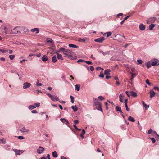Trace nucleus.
I'll return each instance as SVG.
<instances>
[{
    "label": "nucleus",
    "instance_id": "f257e3e1",
    "mask_svg": "<svg viewBox=\"0 0 159 159\" xmlns=\"http://www.w3.org/2000/svg\"><path fill=\"white\" fill-rule=\"evenodd\" d=\"M63 54L65 55L66 57H68L69 58L73 59V55L74 53L73 52H71L68 49H66L65 51L64 52Z\"/></svg>",
    "mask_w": 159,
    "mask_h": 159
},
{
    "label": "nucleus",
    "instance_id": "f03ea898",
    "mask_svg": "<svg viewBox=\"0 0 159 159\" xmlns=\"http://www.w3.org/2000/svg\"><path fill=\"white\" fill-rule=\"evenodd\" d=\"M20 29L18 27H15L13 29L11 32L10 33L12 34H17L18 33H20Z\"/></svg>",
    "mask_w": 159,
    "mask_h": 159
},
{
    "label": "nucleus",
    "instance_id": "7ed1b4c3",
    "mask_svg": "<svg viewBox=\"0 0 159 159\" xmlns=\"http://www.w3.org/2000/svg\"><path fill=\"white\" fill-rule=\"evenodd\" d=\"M105 39L104 37H102L94 39V41L96 42L102 43Z\"/></svg>",
    "mask_w": 159,
    "mask_h": 159
},
{
    "label": "nucleus",
    "instance_id": "20e7f679",
    "mask_svg": "<svg viewBox=\"0 0 159 159\" xmlns=\"http://www.w3.org/2000/svg\"><path fill=\"white\" fill-rule=\"evenodd\" d=\"M44 150V148L41 146H39V149H37V152L38 154H40L43 152Z\"/></svg>",
    "mask_w": 159,
    "mask_h": 159
},
{
    "label": "nucleus",
    "instance_id": "39448f33",
    "mask_svg": "<svg viewBox=\"0 0 159 159\" xmlns=\"http://www.w3.org/2000/svg\"><path fill=\"white\" fill-rule=\"evenodd\" d=\"M93 102L96 106H99L100 107H101V104L98 101V99L96 98L93 99Z\"/></svg>",
    "mask_w": 159,
    "mask_h": 159
},
{
    "label": "nucleus",
    "instance_id": "423d86ee",
    "mask_svg": "<svg viewBox=\"0 0 159 159\" xmlns=\"http://www.w3.org/2000/svg\"><path fill=\"white\" fill-rule=\"evenodd\" d=\"M23 85V88L24 89H25L30 87L31 85V84L30 83L27 82L24 83Z\"/></svg>",
    "mask_w": 159,
    "mask_h": 159
},
{
    "label": "nucleus",
    "instance_id": "0eeeda50",
    "mask_svg": "<svg viewBox=\"0 0 159 159\" xmlns=\"http://www.w3.org/2000/svg\"><path fill=\"white\" fill-rule=\"evenodd\" d=\"M53 101H57L59 100L58 97L56 96L52 95V97L50 98Z\"/></svg>",
    "mask_w": 159,
    "mask_h": 159
},
{
    "label": "nucleus",
    "instance_id": "6e6552de",
    "mask_svg": "<svg viewBox=\"0 0 159 159\" xmlns=\"http://www.w3.org/2000/svg\"><path fill=\"white\" fill-rule=\"evenodd\" d=\"M159 65V63L158 60H156L155 61H152L151 63V65L153 66H156Z\"/></svg>",
    "mask_w": 159,
    "mask_h": 159
},
{
    "label": "nucleus",
    "instance_id": "1a4fd4ad",
    "mask_svg": "<svg viewBox=\"0 0 159 159\" xmlns=\"http://www.w3.org/2000/svg\"><path fill=\"white\" fill-rule=\"evenodd\" d=\"M60 120L63 123H65L66 122V125H68L69 124V121L67 120H66V119L65 118H61L60 119Z\"/></svg>",
    "mask_w": 159,
    "mask_h": 159
},
{
    "label": "nucleus",
    "instance_id": "9d476101",
    "mask_svg": "<svg viewBox=\"0 0 159 159\" xmlns=\"http://www.w3.org/2000/svg\"><path fill=\"white\" fill-rule=\"evenodd\" d=\"M31 31L32 32H36V33H38L39 31V28H34L32 29L31 30Z\"/></svg>",
    "mask_w": 159,
    "mask_h": 159
},
{
    "label": "nucleus",
    "instance_id": "9b49d317",
    "mask_svg": "<svg viewBox=\"0 0 159 159\" xmlns=\"http://www.w3.org/2000/svg\"><path fill=\"white\" fill-rule=\"evenodd\" d=\"M139 27L141 30H144L145 29V26L143 24H141L139 25Z\"/></svg>",
    "mask_w": 159,
    "mask_h": 159
},
{
    "label": "nucleus",
    "instance_id": "f8f14e48",
    "mask_svg": "<svg viewBox=\"0 0 159 159\" xmlns=\"http://www.w3.org/2000/svg\"><path fill=\"white\" fill-rule=\"evenodd\" d=\"M20 131L21 133L28 132L29 131V130L28 129H26L25 127V126L21 129Z\"/></svg>",
    "mask_w": 159,
    "mask_h": 159
},
{
    "label": "nucleus",
    "instance_id": "ddd939ff",
    "mask_svg": "<svg viewBox=\"0 0 159 159\" xmlns=\"http://www.w3.org/2000/svg\"><path fill=\"white\" fill-rule=\"evenodd\" d=\"M150 97L151 98H152L153 97H154L155 96V93L153 91H152V90H151L150 91Z\"/></svg>",
    "mask_w": 159,
    "mask_h": 159
},
{
    "label": "nucleus",
    "instance_id": "4468645a",
    "mask_svg": "<svg viewBox=\"0 0 159 159\" xmlns=\"http://www.w3.org/2000/svg\"><path fill=\"white\" fill-rule=\"evenodd\" d=\"M14 151L16 153V155H20L21 153H23V152H22V151H21L19 150H18L16 149L14 150Z\"/></svg>",
    "mask_w": 159,
    "mask_h": 159
},
{
    "label": "nucleus",
    "instance_id": "2eb2a0df",
    "mask_svg": "<svg viewBox=\"0 0 159 159\" xmlns=\"http://www.w3.org/2000/svg\"><path fill=\"white\" fill-rule=\"evenodd\" d=\"M56 54L58 59L63 60V59H62V57L61 55L58 53L57 52H56Z\"/></svg>",
    "mask_w": 159,
    "mask_h": 159
},
{
    "label": "nucleus",
    "instance_id": "dca6fc26",
    "mask_svg": "<svg viewBox=\"0 0 159 159\" xmlns=\"http://www.w3.org/2000/svg\"><path fill=\"white\" fill-rule=\"evenodd\" d=\"M130 93L131 96L134 97H136L137 96V93L134 91H131L130 92Z\"/></svg>",
    "mask_w": 159,
    "mask_h": 159
},
{
    "label": "nucleus",
    "instance_id": "f3484780",
    "mask_svg": "<svg viewBox=\"0 0 159 159\" xmlns=\"http://www.w3.org/2000/svg\"><path fill=\"white\" fill-rule=\"evenodd\" d=\"M48 57L47 56L45 55H43L42 58V61H43L45 62L47 61Z\"/></svg>",
    "mask_w": 159,
    "mask_h": 159
},
{
    "label": "nucleus",
    "instance_id": "a211bd4d",
    "mask_svg": "<svg viewBox=\"0 0 159 159\" xmlns=\"http://www.w3.org/2000/svg\"><path fill=\"white\" fill-rule=\"evenodd\" d=\"M111 70L108 69L104 70V73L105 75H110V74Z\"/></svg>",
    "mask_w": 159,
    "mask_h": 159
},
{
    "label": "nucleus",
    "instance_id": "6ab92c4d",
    "mask_svg": "<svg viewBox=\"0 0 159 159\" xmlns=\"http://www.w3.org/2000/svg\"><path fill=\"white\" fill-rule=\"evenodd\" d=\"M115 109L116 111L117 112L119 111L121 113L122 112L121 109L120 107L116 106V107Z\"/></svg>",
    "mask_w": 159,
    "mask_h": 159
},
{
    "label": "nucleus",
    "instance_id": "aec40b11",
    "mask_svg": "<svg viewBox=\"0 0 159 159\" xmlns=\"http://www.w3.org/2000/svg\"><path fill=\"white\" fill-rule=\"evenodd\" d=\"M71 108L73 110L74 112L77 111L78 110V108L76 105L71 106Z\"/></svg>",
    "mask_w": 159,
    "mask_h": 159
},
{
    "label": "nucleus",
    "instance_id": "412c9836",
    "mask_svg": "<svg viewBox=\"0 0 159 159\" xmlns=\"http://www.w3.org/2000/svg\"><path fill=\"white\" fill-rule=\"evenodd\" d=\"M52 62L54 63H55L57 61V59L55 55L54 56L52 57Z\"/></svg>",
    "mask_w": 159,
    "mask_h": 159
},
{
    "label": "nucleus",
    "instance_id": "4be33fe9",
    "mask_svg": "<svg viewBox=\"0 0 159 159\" xmlns=\"http://www.w3.org/2000/svg\"><path fill=\"white\" fill-rule=\"evenodd\" d=\"M52 155L55 158L57 157L58 156V154L56 151H54L52 153Z\"/></svg>",
    "mask_w": 159,
    "mask_h": 159
},
{
    "label": "nucleus",
    "instance_id": "5701e85b",
    "mask_svg": "<svg viewBox=\"0 0 159 159\" xmlns=\"http://www.w3.org/2000/svg\"><path fill=\"white\" fill-rule=\"evenodd\" d=\"M6 143V140L3 138H2L0 140V143L1 144H5Z\"/></svg>",
    "mask_w": 159,
    "mask_h": 159
},
{
    "label": "nucleus",
    "instance_id": "b1692460",
    "mask_svg": "<svg viewBox=\"0 0 159 159\" xmlns=\"http://www.w3.org/2000/svg\"><path fill=\"white\" fill-rule=\"evenodd\" d=\"M46 41L48 43H52V40L50 38H47L46 39Z\"/></svg>",
    "mask_w": 159,
    "mask_h": 159
},
{
    "label": "nucleus",
    "instance_id": "393cba45",
    "mask_svg": "<svg viewBox=\"0 0 159 159\" xmlns=\"http://www.w3.org/2000/svg\"><path fill=\"white\" fill-rule=\"evenodd\" d=\"M130 73L132 75L130 80H133V79H134V78L135 76H136L137 75H136V74L133 73L132 72H130Z\"/></svg>",
    "mask_w": 159,
    "mask_h": 159
},
{
    "label": "nucleus",
    "instance_id": "a878e982",
    "mask_svg": "<svg viewBox=\"0 0 159 159\" xmlns=\"http://www.w3.org/2000/svg\"><path fill=\"white\" fill-rule=\"evenodd\" d=\"M142 102L143 103V106L145 107L146 109H147L149 108V105L147 106V104H145L143 101H142Z\"/></svg>",
    "mask_w": 159,
    "mask_h": 159
},
{
    "label": "nucleus",
    "instance_id": "bb28decb",
    "mask_svg": "<svg viewBox=\"0 0 159 159\" xmlns=\"http://www.w3.org/2000/svg\"><path fill=\"white\" fill-rule=\"evenodd\" d=\"M128 120L129 121L132 122H134L135 121L134 119L131 116L129 117Z\"/></svg>",
    "mask_w": 159,
    "mask_h": 159
},
{
    "label": "nucleus",
    "instance_id": "cd10ccee",
    "mask_svg": "<svg viewBox=\"0 0 159 159\" xmlns=\"http://www.w3.org/2000/svg\"><path fill=\"white\" fill-rule=\"evenodd\" d=\"M155 25L152 24L149 25V29L150 30H152L153 28L155 27Z\"/></svg>",
    "mask_w": 159,
    "mask_h": 159
},
{
    "label": "nucleus",
    "instance_id": "c85d7f7f",
    "mask_svg": "<svg viewBox=\"0 0 159 159\" xmlns=\"http://www.w3.org/2000/svg\"><path fill=\"white\" fill-rule=\"evenodd\" d=\"M36 108V107L34 105H30L28 107V108L30 110H32Z\"/></svg>",
    "mask_w": 159,
    "mask_h": 159
},
{
    "label": "nucleus",
    "instance_id": "c756f323",
    "mask_svg": "<svg viewBox=\"0 0 159 159\" xmlns=\"http://www.w3.org/2000/svg\"><path fill=\"white\" fill-rule=\"evenodd\" d=\"M146 66L148 68H149L151 67V63L150 62H148L146 63Z\"/></svg>",
    "mask_w": 159,
    "mask_h": 159
},
{
    "label": "nucleus",
    "instance_id": "7c9ffc66",
    "mask_svg": "<svg viewBox=\"0 0 159 159\" xmlns=\"http://www.w3.org/2000/svg\"><path fill=\"white\" fill-rule=\"evenodd\" d=\"M75 90L79 91L80 90V85L76 84L75 86Z\"/></svg>",
    "mask_w": 159,
    "mask_h": 159
},
{
    "label": "nucleus",
    "instance_id": "2f4dec72",
    "mask_svg": "<svg viewBox=\"0 0 159 159\" xmlns=\"http://www.w3.org/2000/svg\"><path fill=\"white\" fill-rule=\"evenodd\" d=\"M69 46L70 47L73 48H77L78 47V46H77L75 44H69Z\"/></svg>",
    "mask_w": 159,
    "mask_h": 159
},
{
    "label": "nucleus",
    "instance_id": "473e14b6",
    "mask_svg": "<svg viewBox=\"0 0 159 159\" xmlns=\"http://www.w3.org/2000/svg\"><path fill=\"white\" fill-rule=\"evenodd\" d=\"M123 97V96L122 95V94H120L119 95L120 101L121 102H123V101L122 98Z\"/></svg>",
    "mask_w": 159,
    "mask_h": 159
},
{
    "label": "nucleus",
    "instance_id": "72a5a7b5",
    "mask_svg": "<svg viewBox=\"0 0 159 159\" xmlns=\"http://www.w3.org/2000/svg\"><path fill=\"white\" fill-rule=\"evenodd\" d=\"M82 133L81 134H80V136L81 137L83 138L84 137L83 135L85 133V131L84 129H83L82 130Z\"/></svg>",
    "mask_w": 159,
    "mask_h": 159
},
{
    "label": "nucleus",
    "instance_id": "f704fd0d",
    "mask_svg": "<svg viewBox=\"0 0 159 159\" xmlns=\"http://www.w3.org/2000/svg\"><path fill=\"white\" fill-rule=\"evenodd\" d=\"M15 56L13 55H11L9 56V57L11 60H13L15 58Z\"/></svg>",
    "mask_w": 159,
    "mask_h": 159
},
{
    "label": "nucleus",
    "instance_id": "c9c22d12",
    "mask_svg": "<svg viewBox=\"0 0 159 159\" xmlns=\"http://www.w3.org/2000/svg\"><path fill=\"white\" fill-rule=\"evenodd\" d=\"M99 76L102 78H103L104 77V75L102 72H101L100 73V75H99Z\"/></svg>",
    "mask_w": 159,
    "mask_h": 159
},
{
    "label": "nucleus",
    "instance_id": "e433bc0d",
    "mask_svg": "<svg viewBox=\"0 0 159 159\" xmlns=\"http://www.w3.org/2000/svg\"><path fill=\"white\" fill-rule=\"evenodd\" d=\"M106 34H107V37H108L109 36H111L112 34V33L111 32H107L106 33Z\"/></svg>",
    "mask_w": 159,
    "mask_h": 159
},
{
    "label": "nucleus",
    "instance_id": "4c0bfd02",
    "mask_svg": "<svg viewBox=\"0 0 159 159\" xmlns=\"http://www.w3.org/2000/svg\"><path fill=\"white\" fill-rule=\"evenodd\" d=\"M70 97L71 99V101L72 103H73L74 102V97L71 95L70 96Z\"/></svg>",
    "mask_w": 159,
    "mask_h": 159
},
{
    "label": "nucleus",
    "instance_id": "58836bf2",
    "mask_svg": "<svg viewBox=\"0 0 159 159\" xmlns=\"http://www.w3.org/2000/svg\"><path fill=\"white\" fill-rule=\"evenodd\" d=\"M78 41L80 42H85V40L84 38H80L79 39Z\"/></svg>",
    "mask_w": 159,
    "mask_h": 159
},
{
    "label": "nucleus",
    "instance_id": "ea45409f",
    "mask_svg": "<svg viewBox=\"0 0 159 159\" xmlns=\"http://www.w3.org/2000/svg\"><path fill=\"white\" fill-rule=\"evenodd\" d=\"M152 19H153L154 20H155V19L154 18H150L149 19L147 20V23L148 24H150V23H149V21H151V22H152L151 20Z\"/></svg>",
    "mask_w": 159,
    "mask_h": 159
},
{
    "label": "nucleus",
    "instance_id": "a19ab883",
    "mask_svg": "<svg viewBox=\"0 0 159 159\" xmlns=\"http://www.w3.org/2000/svg\"><path fill=\"white\" fill-rule=\"evenodd\" d=\"M36 85L38 86H41L42 85V84L41 83H39V80H37L36 82Z\"/></svg>",
    "mask_w": 159,
    "mask_h": 159
},
{
    "label": "nucleus",
    "instance_id": "79ce46f5",
    "mask_svg": "<svg viewBox=\"0 0 159 159\" xmlns=\"http://www.w3.org/2000/svg\"><path fill=\"white\" fill-rule=\"evenodd\" d=\"M60 52L61 51H62L63 52V53H64V52L65 51L66 49L64 48H63V47H61V48H60Z\"/></svg>",
    "mask_w": 159,
    "mask_h": 159
},
{
    "label": "nucleus",
    "instance_id": "37998d69",
    "mask_svg": "<svg viewBox=\"0 0 159 159\" xmlns=\"http://www.w3.org/2000/svg\"><path fill=\"white\" fill-rule=\"evenodd\" d=\"M150 139L152 141V143H154L155 142L156 140H155V139L154 138H150Z\"/></svg>",
    "mask_w": 159,
    "mask_h": 159
},
{
    "label": "nucleus",
    "instance_id": "c03bdc74",
    "mask_svg": "<svg viewBox=\"0 0 159 159\" xmlns=\"http://www.w3.org/2000/svg\"><path fill=\"white\" fill-rule=\"evenodd\" d=\"M146 83L149 85H150L151 84L149 82V80L148 79H147L145 81Z\"/></svg>",
    "mask_w": 159,
    "mask_h": 159
},
{
    "label": "nucleus",
    "instance_id": "a18cd8bd",
    "mask_svg": "<svg viewBox=\"0 0 159 159\" xmlns=\"http://www.w3.org/2000/svg\"><path fill=\"white\" fill-rule=\"evenodd\" d=\"M137 61L139 64H141L143 62L140 59L138 60Z\"/></svg>",
    "mask_w": 159,
    "mask_h": 159
},
{
    "label": "nucleus",
    "instance_id": "49530a36",
    "mask_svg": "<svg viewBox=\"0 0 159 159\" xmlns=\"http://www.w3.org/2000/svg\"><path fill=\"white\" fill-rule=\"evenodd\" d=\"M40 104L39 103H34V105L36 107H38L40 106Z\"/></svg>",
    "mask_w": 159,
    "mask_h": 159
},
{
    "label": "nucleus",
    "instance_id": "de8ad7c7",
    "mask_svg": "<svg viewBox=\"0 0 159 159\" xmlns=\"http://www.w3.org/2000/svg\"><path fill=\"white\" fill-rule=\"evenodd\" d=\"M85 62H86L87 64L88 65H92V63L91 61H85Z\"/></svg>",
    "mask_w": 159,
    "mask_h": 159
},
{
    "label": "nucleus",
    "instance_id": "09e8293b",
    "mask_svg": "<svg viewBox=\"0 0 159 159\" xmlns=\"http://www.w3.org/2000/svg\"><path fill=\"white\" fill-rule=\"evenodd\" d=\"M85 61L80 59L77 62H78V63L83 62H85Z\"/></svg>",
    "mask_w": 159,
    "mask_h": 159
},
{
    "label": "nucleus",
    "instance_id": "8fccbe9b",
    "mask_svg": "<svg viewBox=\"0 0 159 159\" xmlns=\"http://www.w3.org/2000/svg\"><path fill=\"white\" fill-rule=\"evenodd\" d=\"M152 130L150 129L148 131L147 133L148 134H151L152 132Z\"/></svg>",
    "mask_w": 159,
    "mask_h": 159
},
{
    "label": "nucleus",
    "instance_id": "3c124183",
    "mask_svg": "<svg viewBox=\"0 0 159 159\" xmlns=\"http://www.w3.org/2000/svg\"><path fill=\"white\" fill-rule=\"evenodd\" d=\"M0 51L3 53H5L7 52L6 50L3 49H0Z\"/></svg>",
    "mask_w": 159,
    "mask_h": 159
},
{
    "label": "nucleus",
    "instance_id": "603ef678",
    "mask_svg": "<svg viewBox=\"0 0 159 159\" xmlns=\"http://www.w3.org/2000/svg\"><path fill=\"white\" fill-rule=\"evenodd\" d=\"M153 89L155 90H156L158 91H159V88L157 86H155L153 88Z\"/></svg>",
    "mask_w": 159,
    "mask_h": 159
},
{
    "label": "nucleus",
    "instance_id": "864d4df0",
    "mask_svg": "<svg viewBox=\"0 0 159 159\" xmlns=\"http://www.w3.org/2000/svg\"><path fill=\"white\" fill-rule=\"evenodd\" d=\"M90 69L91 71H93L94 70V68L93 66H90Z\"/></svg>",
    "mask_w": 159,
    "mask_h": 159
},
{
    "label": "nucleus",
    "instance_id": "5fc2aeb1",
    "mask_svg": "<svg viewBox=\"0 0 159 159\" xmlns=\"http://www.w3.org/2000/svg\"><path fill=\"white\" fill-rule=\"evenodd\" d=\"M125 106L126 110L128 111H129L130 110V109L128 107L127 104L125 105Z\"/></svg>",
    "mask_w": 159,
    "mask_h": 159
},
{
    "label": "nucleus",
    "instance_id": "6e6d98bb",
    "mask_svg": "<svg viewBox=\"0 0 159 159\" xmlns=\"http://www.w3.org/2000/svg\"><path fill=\"white\" fill-rule=\"evenodd\" d=\"M18 138L20 139H24V138L21 136H19L18 137Z\"/></svg>",
    "mask_w": 159,
    "mask_h": 159
},
{
    "label": "nucleus",
    "instance_id": "4d7b16f0",
    "mask_svg": "<svg viewBox=\"0 0 159 159\" xmlns=\"http://www.w3.org/2000/svg\"><path fill=\"white\" fill-rule=\"evenodd\" d=\"M98 98L100 99V100H102L104 99L102 96H100L98 97Z\"/></svg>",
    "mask_w": 159,
    "mask_h": 159
},
{
    "label": "nucleus",
    "instance_id": "13d9d810",
    "mask_svg": "<svg viewBox=\"0 0 159 159\" xmlns=\"http://www.w3.org/2000/svg\"><path fill=\"white\" fill-rule=\"evenodd\" d=\"M126 95H127V96L129 97H130V94L129 93V92L128 91H126Z\"/></svg>",
    "mask_w": 159,
    "mask_h": 159
},
{
    "label": "nucleus",
    "instance_id": "bf43d9fd",
    "mask_svg": "<svg viewBox=\"0 0 159 159\" xmlns=\"http://www.w3.org/2000/svg\"><path fill=\"white\" fill-rule=\"evenodd\" d=\"M31 112L32 113H37V111L36 110H33L31 111Z\"/></svg>",
    "mask_w": 159,
    "mask_h": 159
},
{
    "label": "nucleus",
    "instance_id": "052dcab7",
    "mask_svg": "<svg viewBox=\"0 0 159 159\" xmlns=\"http://www.w3.org/2000/svg\"><path fill=\"white\" fill-rule=\"evenodd\" d=\"M110 52V51L106 52H104V55H105L107 54H109Z\"/></svg>",
    "mask_w": 159,
    "mask_h": 159
},
{
    "label": "nucleus",
    "instance_id": "680f3d73",
    "mask_svg": "<svg viewBox=\"0 0 159 159\" xmlns=\"http://www.w3.org/2000/svg\"><path fill=\"white\" fill-rule=\"evenodd\" d=\"M101 69H102V68L99 67H98L96 68V70H101Z\"/></svg>",
    "mask_w": 159,
    "mask_h": 159
},
{
    "label": "nucleus",
    "instance_id": "e2e57ef3",
    "mask_svg": "<svg viewBox=\"0 0 159 159\" xmlns=\"http://www.w3.org/2000/svg\"><path fill=\"white\" fill-rule=\"evenodd\" d=\"M156 138L157 140V141L159 140V135H158V134L157 135L156 137Z\"/></svg>",
    "mask_w": 159,
    "mask_h": 159
},
{
    "label": "nucleus",
    "instance_id": "0e129e2a",
    "mask_svg": "<svg viewBox=\"0 0 159 159\" xmlns=\"http://www.w3.org/2000/svg\"><path fill=\"white\" fill-rule=\"evenodd\" d=\"M46 94L48 95L50 98L52 97V95H51L50 93H47Z\"/></svg>",
    "mask_w": 159,
    "mask_h": 159
},
{
    "label": "nucleus",
    "instance_id": "69168bd1",
    "mask_svg": "<svg viewBox=\"0 0 159 159\" xmlns=\"http://www.w3.org/2000/svg\"><path fill=\"white\" fill-rule=\"evenodd\" d=\"M114 78L115 80H119L118 77H117L116 76H115Z\"/></svg>",
    "mask_w": 159,
    "mask_h": 159
},
{
    "label": "nucleus",
    "instance_id": "338daca9",
    "mask_svg": "<svg viewBox=\"0 0 159 159\" xmlns=\"http://www.w3.org/2000/svg\"><path fill=\"white\" fill-rule=\"evenodd\" d=\"M74 122L75 124H77L79 122L78 120H76L74 121Z\"/></svg>",
    "mask_w": 159,
    "mask_h": 159
},
{
    "label": "nucleus",
    "instance_id": "774afa93",
    "mask_svg": "<svg viewBox=\"0 0 159 159\" xmlns=\"http://www.w3.org/2000/svg\"><path fill=\"white\" fill-rule=\"evenodd\" d=\"M111 76H108V75H107L106 76V78L107 79H108L110 78H111Z\"/></svg>",
    "mask_w": 159,
    "mask_h": 159
}]
</instances>
